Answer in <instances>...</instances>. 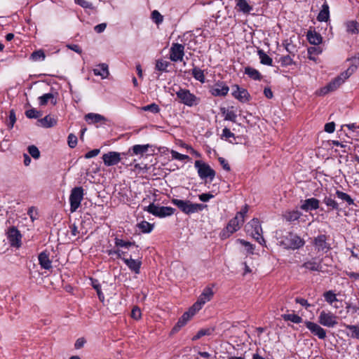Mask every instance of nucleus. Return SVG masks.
Listing matches in <instances>:
<instances>
[{"instance_id":"f257e3e1","label":"nucleus","mask_w":359,"mask_h":359,"mask_svg":"<svg viewBox=\"0 0 359 359\" xmlns=\"http://www.w3.org/2000/svg\"><path fill=\"white\" fill-rule=\"evenodd\" d=\"M171 203L177 206L181 212L188 215L201 212L207 207L206 205L194 203L189 200L172 198Z\"/></svg>"},{"instance_id":"f03ea898","label":"nucleus","mask_w":359,"mask_h":359,"mask_svg":"<svg viewBox=\"0 0 359 359\" xmlns=\"http://www.w3.org/2000/svg\"><path fill=\"white\" fill-rule=\"evenodd\" d=\"M280 244L285 249L296 250L302 247L304 241L297 234L290 232L280 238Z\"/></svg>"},{"instance_id":"7ed1b4c3","label":"nucleus","mask_w":359,"mask_h":359,"mask_svg":"<svg viewBox=\"0 0 359 359\" xmlns=\"http://www.w3.org/2000/svg\"><path fill=\"white\" fill-rule=\"evenodd\" d=\"M349 72H343L338 76L331 81L327 86L322 88L320 90V95H325L330 92L336 90L344 81L350 77Z\"/></svg>"},{"instance_id":"20e7f679","label":"nucleus","mask_w":359,"mask_h":359,"mask_svg":"<svg viewBox=\"0 0 359 359\" xmlns=\"http://www.w3.org/2000/svg\"><path fill=\"white\" fill-rule=\"evenodd\" d=\"M176 95L180 102L188 107L196 106L200 102V98L191 93L189 90L180 88L176 92Z\"/></svg>"},{"instance_id":"39448f33","label":"nucleus","mask_w":359,"mask_h":359,"mask_svg":"<svg viewBox=\"0 0 359 359\" xmlns=\"http://www.w3.org/2000/svg\"><path fill=\"white\" fill-rule=\"evenodd\" d=\"M247 232L249 233L261 245L265 244V240L262 236V229L257 218L252 219L246 225Z\"/></svg>"},{"instance_id":"423d86ee","label":"nucleus","mask_w":359,"mask_h":359,"mask_svg":"<svg viewBox=\"0 0 359 359\" xmlns=\"http://www.w3.org/2000/svg\"><path fill=\"white\" fill-rule=\"evenodd\" d=\"M144 210L152 214L153 215L161 218L171 216L175 212V209L173 208L167 206H158L154 203H151L149 206L144 208Z\"/></svg>"},{"instance_id":"0eeeda50","label":"nucleus","mask_w":359,"mask_h":359,"mask_svg":"<svg viewBox=\"0 0 359 359\" xmlns=\"http://www.w3.org/2000/svg\"><path fill=\"white\" fill-rule=\"evenodd\" d=\"M84 190L81 187H76L71 191L69 196L70 211L75 212L80 206L83 198Z\"/></svg>"},{"instance_id":"6e6552de","label":"nucleus","mask_w":359,"mask_h":359,"mask_svg":"<svg viewBox=\"0 0 359 359\" xmlns=\"http://www.w3.org/2000/svg\"><path fill=\"white\" fill-rule=\"evenodd\" d=\"M194 166L197 169L198 176L201 179L204 180L210 178L212 180L215 177V171L211 167L202 161H196Z\"/></svg>"},{"instance_id":"1a4fd4ad","label":"nucleus","mask_w":359,"mask_h":359,"mask_svg":"<svg viewBox=\"0 0 359 359\" xmlns=\"http://www.w3.org/2000/svg\"><path fill=\"white\" fill-rule=\"evenodd\" d=\"M130 153V151L127 152L118 153L116 151H109L103 154L102 160L105 165L107 166H112L117 165L121 160H123L124 156H128Z\"/></svg>"},{"instance_id":"9d476101","label":"nucleus","mask_w":359,"mask_h":359,"mask_svg":"<svg viewBox=\"0 0 359 359\" xmlns=\"http://www.w3.org/2000/svg\"><path fill=\"white\" fill-rule=\"evenodd\" d=\"M337 318L332 312L322 311L318 316V323L327 327H334L338 323Z\"/></svg>"},{"instance_id":"9b49d317","label":"nucleus","mask_w":359,"mask_h":359,"mask_svg":"<svg viewBox=\"0 0 359 359\" xmlns=\"http://www.w3.org/2000/svg\"><path fill=\"white\" fill-rule=\"evenodd\" d=\"M244 222H241L238 217L235 216L227 224L226 229L222 232V238H227L233 233L237 231Z\"/></svg>"},{"instance_id":"f8f14e48","label":"nucleus","mask_w":359,"mask_h":359,"mask_svg":"<svg viewBox=\"0 0 359 359\" xmlns=\"http://www.w3.org/2000/svg\"><path fill=\"white\" fill-rule=\"evenodd\" d=\"M312 243L318 252H327L331 249L330 245L327 243V236L325 234H320L315 237Z\"/></svg>"},{"instance_id":"ddd939ff","label":"nucleus","mask_w":359,"mask_h":359,"mask_svg":"<svg viewBox=\"0 0 359 359\" xmlns=\"http://www.w3.org/2000/svg\"><path fill=\"white\" fill-rule=\"evenodd\" d=\"M184 55V46L174 43L170 50V59L172 62L182 61Z\"/></svg>"},{"instance_id":"4468645a","label":"nucleus","mask_w":359,"mask_h":359,"mask_svg":"<svg viewBox=\"0 0 359 359\" xmlns=\"http://www.w3.org/2000/svg\"><path fill=\"white\" fill-rule=\"evenodd\" d=\"M229 90V88L222 81H218L210 88V93L212 95L217 97L226 96Z\"/></svg>"},{"instance_id":"2eb2a0df","label":"nucleus","mask_w":359,"mask_h":359,"mask_svg":"<svg viewBox=\"0 0 359 359\" xmlns=\"http://www.w3.org/2000/svg\"><path fill=\"white\" fill-rule=\"evenodd\" d=\"M7 236L11 246L18 248L20 246L22 235L17 228L15 226L9 228Z\"/></svg>"},{"instance_id":"dca6fc26","label":"nucleus","mask_w":359,"mask_h":359,"mask_svg":"<svg viewBox=\"0 0 359 359\" xmlns=\"http://www.w3.org/2000/svg\"><path fill=\"white\" fill-rule=\"evenodd\" d=\"M305 325L313 334L317 336L319 339H325L326 331L317 323L311 321H305Z\"/></svg>"},{"instance_id":"f3484780","label":"nucleus","mask_w":359,"mask_h":359,"mask_svg":"<svg viewBox=\"0 0 359 359\" xmlns=\"http://www.w3.org/2000/svg\"><path fill=\"white\" fill-rule=\"evenodd\" d=\"M123 261L135 273L139 274L140 273L142 262L139 259H133L131 255L130 257H126V256L123 257Z\"/></svg>"},{"instance_id":"a211bd4d","label":"nucleus","mask_w":359,"mask_h":359,"mask_svg":"<svg viewBox=\"0 0 359 359\" xmlns=\"http://www.w3.org/2000/svg\"><path fill=\"white\" fill-rule=\"evenodd\" d=\"M233 88L235 90L232 92V95L241 102H246L250 100V94L245 88H240L238 85H235Z\"/></svg>"},{"instance_id":"6ab92c4d","label":"nucleus","mask_w":359,"mask_h":359,"mask_svg":"<svg viewBox=\"0 0 359 359\" xmlns=\"http://www.w3.org/2000/svg\"><path fill=\"white\" fill-rule=\"evenodd\" d=\"M319 203L320 201L317 198H308L302 202L300 208L306 212L316 210L319 208Z\"/></svg>"},{"instance_id":"aec40b11","label":"nucleus","mask_w":359,"mask_h":359,"mask_svg":"<svg viewBox=\"0 0 359 359\" xmlns=\"http://www.w3.org/2000/svg\"><path fill=\"white\" fill-rule=\"evenodd\" d=\"M321 261H317L316 258H312L311 259L305 262L302 267L305 268L311 271H322Z\"/></svg>"},{"instance_id":"412c9836","label":"nucleus","mask_w":359,"mask_h":359,"mask_svg":"<svg viewBox=\"0 0 359 359\" xmlns=\"http://www.w3.org/2000/svg\"><path fill=\"white\" fill-rule=\"evenodd\" d=\"M39 263L42 269L49 270L52 268V262L49 258V253L43 251L39 255Z\"/></svg>"},{"instance_id":"4be33fe9","label":"nucleus","mask_w":359,"mask_h":359,"mask_svg":"<svg viewBox=\"0 0 359 359\" xmlns=\"http://www.w3.org/2000/svg\"><path fill=\"white\" fill-rule=\"evenodd\" d=\"M192 316H194L189 311H186L178 320L176 325L173 327L172 332H178L183 326H184L187 324V323L190 320V318Z\"/></svg>"},{"instance_id":"5701e85b","label":"nucleus","mask_w":359,"mask_h":359,"mask_svg":"<svg viewBox=\"0 0 359 359\" xmlns=\"http://www.w3.org/2000/svg\"><path fill=\"white\" fill-rule=\"evenodd\" d=\"M306 38L311 44L319 45L322 43L323 38L321 35L315 30H309L307 32Z\"/></svg>"},{"instance_id":"b1692460","label":"nucleus","mask_w":359,"mask_h":359,"mask_svg":"<svg viewBox=\"0 0 359 359\" xmlns=\"http://www.w3.org/2000/svg\"><path fill=\"white\" fill-rule=\"evenodd\" d=\"M233 107H231L230 108L226 109V107H221L220 111L222 114L224 116V120L231 121L232 122L236 121L237 115L233 111Z\"/></svg>"},{"instance_id":"393cba45","label":"nucleus","mask_w":359,"mask_h":359,"mask_svg":"<svg viewBox=\"0 0 359 359\" xmlns=\"http://www.w3.org/2000/svg\"><path fill=\"white\" fill-rule=\"evenodd\" d=\"M330 18V11L328 4L325 2L322 6V9L319 12L317 20L319 22H327Z\"/></svg>"},{"instance_id":"a878e982","label":"nucleus","mask_w":359,"mask_h":359,"mask_svg":"<svg viewBox=\"0 0 359 359\" xmlns=\"http://www.w3.org/2000/svg\"><path fill=\"white\" fill-rule=\"evenodd\" d=\"M149 147V144H144V145H140V144H136L134 145L133 147L129 149L128 151H130V153L128 154L132 156L133 154L135 155H142L144 153H146L148 151V148Z\"/></svg>"},{"instance_id":"bb28decb","label":"nucleus","mask_w":359,"mask_h":359,"mask_svg":"<svg viewBox=\"0 0 359 359\" xmlns=\"http://www.w3.org/2000/svg\"><path fill=\"white\" fill-rule=\"evenodd\" d=\"M214 292L212 291V289L211 287H205L202 294L198 297V300L201 302V303H203L204 304L209 302L212 297H213Z\"/></svg>"},{"instance_id":"cd10ccee","label":"nucleus","mask_w":359,"mask_h":359,"mask_svg":"<svg viewBox=\"0 0 359 359\" xmlns=\"http://www.w3.org/2000/svg\"><path fill=\"white\" fill-rule=\"evenodd\" d=\"M95 75L100 76L102 79H105L109 75L108 65L102 63L98 65L97 68L93 69Z\"/></svg>"},{"instance_id":"c85d7f7f","label":"nucleus","mask_w":359,"mask_h":359,"mask_svg":"<svg viewBox=\"0 0 359 359\" xmlns=\"http://www.w3.org/2000/svg\"><path fill=\"white\" fill-rule=\"evenodd\" d=\"M38 122L43 128H51L56 125L57 121L55 118L51 117L50 115L46 116L44 118L39 119Z\"/></svg>"},{"instance_id":"c756f323","label":"nucleus","mask_w":359,"mask_h":359,"mask_svg":"<svg viewBox=\"0 0 359 359\" xmlns=\"http://www.w3.org/2000/svg\"><path fill=\"white\" fill-rule=\"evenodd\" d=\"M345 26L348 33L356 34L359 32V23L355 20L347 21Z\"/></svg>"},{"instance_id":"7c9ffc66","label":"nucleus","mask_w":359,"mask_h":359,"mask_svg":"<svg viewBox=\"0 0 359 359\" xmlns=\"http://www.w3.org/2000/svg\"><path fill=\"white\" fill-rule=\"evenodd\" d=\"M323 203L330 208V210H339V203L332 197L331 195L325 196L323 199Z\"/></svg>"},{"instance_id":"2f4dec72","label":"nucleus","mask_w":359,"mask_h":359,"mask_svg":"<svg viewBox=\"0 0 359 359\" xmlns=\"http://www.w3.org/2000/svg\"><path fill=\"white\" fill-rule=\"evenodd\" d=\"M85 119L86 121H90V123H97L103 121H106L104 116L94 113H89L85 116Z\"/></svg>"},{"instance_id":"473e14b6","label":"nucleus","mask_w":359,"mask_h":359,"mask_svg":"<svg viewBox=\"0 0 359 359\" xmlns=\"http://www.w3.org/2000/svg\"><path fill=\"white\" fill-rule=\"evenodd\" d=\"M39 104L41 105H46L49 100H50V102L55 105L57 103V100L53 93H46L43 94L42 96H40L39 97Z\"/></svg>"},{"instance_id":"72a5a7b5","label":"nucleus","mask_w":359,"mask_h":359,"mask_svg":"<svg viewBox=\"0 0 359 359\" xmlns=\"http://www.w3.org/2000/svg\"><path fill=\"white\" fill-rule=\"evenodd\" d=\"M115 245L116 247L129 248L130 247H135L137 249V252H139L138 245L135 244V242L125 241L122 239L116 238H115Z\"/></svg>"},{"instance_id":"f704fd0d","label":"nucleus","mask_w":359,"mask_h":359,"mask_svg":"<svg viewBox=\"0 0 359 359\" xmlns=\"http://www.w3.org/2000/svg\"><path fill=\"white\" fill-rule=\"evenodd\" d=\"M236 7L238 8V11L243 13H249L252 10V7L248 4L246 0H236Z\"/></svg>"},{"instance_id":"c9c22d12","label":"nucleus","mask_w":359,"mask_h":359,"mask_svg":"<svg viewBox=\"0 0 359 359\" xmlns=\"http://www.w3.org/2000/svg\"><path fill=\"white\" fill-rule=\"evenodd\" d=\"M245 74L253 80L259 81L262 79L261 74L255 69L247 67L245 68Z\"/></svg>"},{"instance_id":"e433bc0d","label":"nucleus","mask_w":359,"mask_h":359,"mask_svg":"<svg viewBox=\"0 0 359 359\" xmlns=\"http://www.w3.org/2000/svg\"><path fill=\"white\" fill-rule=\"evenodd\" d=\"M335 194L339 199L346 202L348 205L354 204L353 198L348 194L339 190H337Z\"/></svg>"},{"instance_id":"4c0bfd02","label":"nucleus","mask_w":359,"mask_h":359,"mask_svg":"<svg viewBox=\"0 0 359 359\" xmlns=\"http://www.w3.org/2000/svg\"><path fill=\"white\" fill-rule=\"evenodd\" d=\"M257 53L262 64L269 66L272 65V59L263 50H258Z\"/></svg>"},{"instance_id":"58836bf2","label":"nucleus","mask_w":359,"mask_h":359,"mask_svg":"<svg viewBox=\"0 0 359 359\" xmlns=\"http://www.w3.org/2000/svg\"><path fill=\"white\" fill-rule=\"evenodd\" d=\"M192 76L196 80L201 83H205V77L204 75V72L200 68L194 67L192 69Z\"/></svg>"},{"instance_id":"ea45409f","label":"nucleus","mask_w":359,"mask_h":359,"mask_svg":"<svg viewBox=\"0 0 359 359\" xmlns=\"http://www.w3.org/2000/svg\"><path fill=\"white\" fill-rule=\"evenodd\" d=\"M281 318L285 321H291L294 323H300L302 322V318L297 314H283L281 315Z\"/></svg>"},{"instance_id":"a19ab883","label":"nucleus","mask_w":359,"mask_h":359,"mask_svg":"<svg viewBox=\"0 0 359 359\" xmlns=\"http://www.w3.org/2000/svg\"><path fill=\"white\" fill-rule=\"evenodd\" d=\"M215 331L213 327H208L200 330L197 334L193 337L192 340L196 341L203 336H209Z\"/></svg>"},{"instance_id":"79ce46f5","label":"nucleus","mask_w":359,"mask_h":359,"mask_svg":"<svg viewBox=\"0 0 359 359\" xmlns=\"http://www.w3.org/2000/svg\"><path fill=\"white\" fill-rule=\"evenodd\" d=\"M137 226L142 233H150L152 231L154 228V224H151L147 221H142L140 223L137 224Z\"/></svg>"},{"instance_id":"37998d69","label":"nucleus","mask_w":359,"mask_h":359,"mask_svg":"<svg viewBox=\"0 0 359 359\" xmlns=\"http://www.w3.org/2000/svg\"><path fill=\"white\" fill-rule=\"evenodd\" d=\"M348 61H351V66L345 71V72H349L350 76L356 70V69L359 67V58L358 56L353 57L352 58H350L348 60Z\"/></svg>"},{"instance_id":"c03bdc74","label":"nucleus","mask_w":359,"mask_h":359,"mask_svg":"<svg viewBox=\"0 0 359 359\" xmlns=\"http://www.w3.org/2000/svg\"><path fill=\"white\" fill-rule=\"evenodd\" d=\"M301 213L297 210L287 212L285 215L287 221L293 222L297 220L300 217Z\"/></svg>"},{"instance_id":"a18cd8bd","label":"nucleus","mask_w":359,"mask_h":359,"mask_svg":"<svg viewBox=\"0 0 359 359\" xmlns=\"http://www.w3.org/2000/svg\"><path fill=\"white\" fill-rule=\"evenodd\" d=\"M325 300L330 304H332L334 302L338 301L336 294L332 290H329L323 294Z\"/></svg>"},{"instance_id":"49530a36","label":"nucleus","mask_w":359,"mask_h":359,"mask_svg":"<svg viewBox=\"0 0 359 359\" xmlns=\"http://www.w3.org/2000/svg\"><path fill=\"white\" fill-rule=\"evenodd\" d=\"M170 65L169 62L163 60H158L156 63V69L160 72H168L167 67Z\"/></svg>"},{"instance_id":"de8ad7c7","label":"nucleus","mask_w":359,"mask_h":359,"mask_svg":"<svg viewBox=\"0 0 359 359\" xmlns=\"http://www.w3.org/2000/svg\"><path fill=\"white\" fill-rule=\"evenodd\" d=\"M344 326L351 331V337L352 338L359 339V326L358 325H346Z\"/></svg>"},{"instance_id":"09e8293b","label":"nucleus","mask_w":359,"mask_h":359,"mask_svg":"<svg viewBox=\"0 0 359 359\" xmlns=\"http://www.w3.org/2000/svg\"><path fill=\"white\" fill-rule=\"evenodd\" d=\"M46 57V55L42 50L34 51L30 58L34 61L43 60Z\"/></svg>"},{"instance_id":"8fccbe9b","label":"nucleus","mask_w":359,"mask_h":359,"mask_svg":"<svg viewBox=\"0 0 359 359\" xmlns=\"http://www.w3.org/2000/svg\"><path fill=\"white\" fill-rule=\"evenodd\" d=\"M25 115L29 118H37L42 116V113L35 109H31L25 111Z\"/></svg>"},{"instance_id":"3c124183","label":"nucleus","mask_w":359,"mask_h":359,"mask_svg":"<svg viewBox=\"0 0 359 359\" xmlns=\"http://www.w3.org/2000/svg\"><path fill=\"white\" fill-rule=\"evenodd\" d=\"M151 18L152 20L157 25L162 23L163 16L156 10L151 12Z\"/></svg>"},{"instance_id":"603ef678","label":"nucleus","mask_w":359,"mask_h":359,"mask_svg":"<svg viewBox=\"0 0 359 359\" xmlns=\"http://www.w3.org/2000/svg\"><path fill=\"white\" fill-rule=\"evenodd\" d=\"M28 152L31 156H32L35 159H38L40 156V151L39 149L34 146L31 145L27 148Z\"/></svg>"},{"instance_id":"864d4df0","label":"nucleus","mask_w":359,"mask_h":359,"mask_svg":"<svg viewBox=\"0 0 359 359\" xmlns=\"http://www.w3.org/2000/svg\"><path fill=\"white\" fill-rule=\"evenodd\" d=\"M142 110L149 111L154 114H156L160 111V108L158 104H156L155 103H152V104H150L143 107Z\"/></svg>"},{"instance_id":"5fc2aeb1","label":"nucleus","mask_w":359,"mask_h":359,"mask_svg":"<svg viewBox=\"0 0 359 359\" xmlns=\"http://www.w3.org/2000/svg\"><path fill=\"white\" fill-rule=\"evenodd\" d=\"M109 255H116L117 258L121 259L123 260V257L126 256V252H124L121 250H109L107 251Z\"/></svg>"},{"instance_id":"6e6d98bb","label":"nucleus","mask_w":359,"mask_h":359,"mask_svg":"<svg viewBox=\"0 0 359 359\" xmlns=\"http://www.w3.org/2000/svg\"><path fill=\"white\" fill-rule=\"evenodd\" d=\"M203 304V303H201V302L198 299L197 302L189 309V311L194 316L196 311H199L202 308Z\"/></svg>"},{"instance_id":"4d7b16f0","label":"nucleus","mask_w":359,"mask_h":359,"mask_svg":"<svg viewBox=\"0 0 359 359\" xmlns=\"http://www.w3.org/2000/svg\"><path fill=\"white\" fill-rule=\"evenodd\" d=\"M237 241L240 243L241 245L246 248V250L250 253H253V250H255L254 245L250 243L243 240V239H238Z\"/></svg>"},{"instance_id":"13d9d810","label":"nucleus","mask_w":359,"mask_h":359,"mask_svg":"<svg viewBox=\"0 0 359 359\" xmlns=\"http://www.w3.org/2000/svg\"><path fill=\"white\" fill-rule=\"evenodd\" d=\"M171 155L174 159H177L179 161H184L189 158V156L180 154L179 152L174 150H172Z\"/></svg>"},{"instance_id":"bf43d9fd","label":"nucleus","mask_w":359,"mask_h":359,"mask_svg":"<svg viewBox=\"0 0 359 359\" xmlns=\"http://www.w3.org/2000/svg\"><path fill=\"white\" fill-rule=\"evenodd\" d=\"M15 121H16L15 112L13 109H11L9 112L8 123V126L10 129L13 127Z\"/></svg>"},{"instance_id":"052dcab7","label":"nucleus","mask_w":359,"mask_h":359,"mask_svg":"<svg viewBox=\"0 0 359 359\" xmlns=\"http://www.w3.org/2000/svg\"><path fill=\"white\" fill-rule=\"evenodd\" d=\"M77 144V137L74 134H69L68 136V145L70 148H74Z\"/></svg>"},{"instance_id":"680f3d73","label":"nucleus","mask_w":359,"mask_h":359,"mask_svg":"<svg viewBox=\"0 0 359 359\" xmlns=\"http://www.w3.org/2000/svg\"><path fill=\"white\" fill-rule=\"evenodd\" d=\"M75 3L84 8H92L93 4L86 0H74Z\"/></svg>"},{"instance_id":"e2e57ef3","label":"nucleus","mask_w":359,"mask_h":359,"mask_svg":"<svg viewBox=\"0 0 359 359\" xmlns=\"http://www.w3.org/2000/svg\"><path fill=\"white\" fill-rule=\"evenodd\" d=\"M131 317L135 320H139L141 318V311L138 307L135 306L133 309Z\"/></svg>"},{"instance_id":"0e129e2a","label":"nucleus","mask_w":359,"mask_h":359,"mask_svg":"<svg viewBox=\"0 0 359 359\" xmlns=\"http://www.w3.org/2000/svg\"><path fill=\"white\" fill-rule=\"evenodd\" d=\"M248 206L247 205H245L240 212H237V214L236 215V217H238L240 220H241V222H244V217L245 215V214L248 212Z\"/></svg>"},{"instance_id":"69168bd1","label":"nucleus","mask_w":359,"mask_h":359,"mask_svg":"<svg viewBox=\"0 0 359 359\" xmlns=\"http://www.w3.org/2000/svg\"><path fill=\"white\" fill-rule=\"evenodd\" d=\"M218 161H219L220 165L222 166L224 170H225L226 171H230V170H231L230 165L226 159H224L222 157H219L218 158Z\"/></svg>"},{"instance_id":"338daca9","label":"nucleus","mask_w":359,"mask_h":359,"mask_svg":"<svg viewBox=\"0 0 359 359\" xmlns=\"http://www.w3.org/2000/svg\"><path fill=\"white\" fill-rule=\"evenodd\" d=\"M214 196L210 193H205L198 196L199 199L203 202H207L210 199L212 198Z\"/></svg>"},{"instance_id":"774afa93","label":"nucleus","mask_w":359,"mask_h":359,"mask_svg":"<svg viewBox=\"0 0 359 359\" xmlns=\"http://www.w3.org/2000/svg\"><path fill=\"white\" fill-rule=\"evenodd\" d=\"M335 130V123L334 122H330L325 125V131L328 133H332Z\"/></svg>"}]
</instances>
